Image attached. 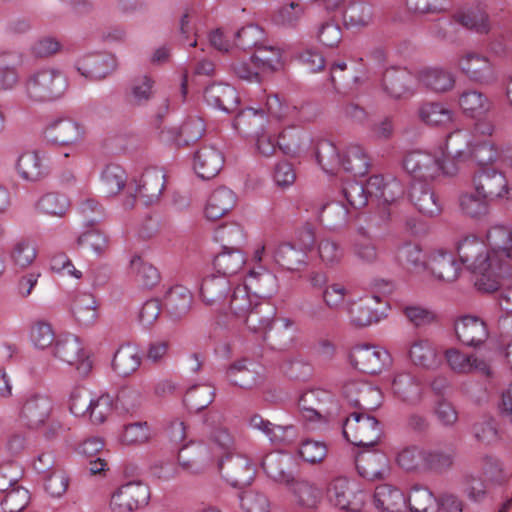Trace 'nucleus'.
I'll return each instance as SVG.
<instances>
[{"label":"nucleus","instance_id":"13","mask_svg":"<svg viewBox=\"0 0 512 512\" xmlns=\"http://www.w3.org/2000/svg\"><path fill=\"white\" fill-rule=\"evenodd\" d=\"M222 477L233 487L249 485L255 477L251 461L240 454L228 453L218 463Z\"/></svg>","mask_w":512,"mask_h":512},{"label":"nucleus","instance_id":"45","mask_svg":"<svg viewBox=\"0 0 512 512\" xmlns=\"http://www.w3.org/2000/svg\"><path fill=\"white\" fill-rule=\"evenodd\" d=\"M258 70L265 73H273L283 67L282 51L276 46L261 45L251 56Z\"/></svg>","mask_w":512,"mask_h":512},{"label":"nucleus","instance_id":"28","mask_svg":"<svg viewBox=\"0 0 512 512\" xmlns=\"http://www.w3.org/2000/svg\"><path fill=\"white\" fill-rule=\"evenodd\" d=\"M231 290L227 277L223 275L206 276L200 286V298L209 307L220 309Z\"/></svg>","mask_w":512,"mask_h":512},{"label":"nucleus","instance_id":"30","mask_svg":"<svg viewBox=\"0 0 512 512\" xmlns=\"http://www.w3.org/2000/svg\"><path fill=\"white\" fill-rule=\"evenodd\" d=\"M224 164V157L215 146L201 147L194 155V170L204 180H209L218 175Z\"/></svg>","mask_w":512,"mask_h":512},{"label":"nucleus","instance_id":"46","mask_svg":"<svg viewBox=\"0 0 512 512\" xmlns=\"http://www.w3.org/2000/svg\"><path fill=\"white\" fill-rule=\"evenodd\" d=\"M340 167L354 176H364L368 173L370 162L361 146L350 145L341 158Z\"/></svg>","mask_w":512,"mask_h":512},{"label":"nucleus","instance_id":"5","mask_svg":"<svg viewBox=\"0 0 512 512\" xmlns=\"http://www.w3.org/2000/svg\"><path fill=\"white\" fill-rule=\"evenodd\" d=\"M150 497V488L146 483L128 481L111 493L109 509L111 512H136L148 505Z\"/></svg>","mask_w":512,"mask_h":512},{"label":"nucleus","instance_id":"31","mask_svg":"<svg viewBox=\"0 0 512 512\" xmlns=\"http://www.w3.org/2000/svg\"><path fill=\"white\" fill-rule=\"evenodd\" d=\"M438 280L455 281L460 272V264L453 254L444 250H436L429 255L427 269Z\"/></svg>","mask_w":512,"mask_h":512},{"label":"nucleus","instance_id":"2","mask_svg":"<svg viewBox=\"0 0 512 512\" xmlns=\"http://www.w3.org/2000/svg\"><path fill=\"white\" fill-rule=\"evenodd\" d=\"M249 285L257 289V294L262 298H269L275 292L276 277L269 272H249ZM276 315V308L267 300H255L253 307L243 316L242 321L249 331L266 337Z\"/></svg>","mask_w":512,"mask_h":512},{"label":"nucleus","instance_id":"11","mask_svg":"<svg viewBox=\"0 0 512 512\" xmlns=\"http://www.w3.org/2000/svg\"><path fill=\"white\" fill-rule=\"evenodd\" d=\"M53 411V401L45 394H31L23 402L19 419L31 430H38L50 419Z\"/></svg>","mask_w":512,"mask_h":512},{"label":"nucleus","instance_id":"51","mask_svg":"<svg viewBox=\"0 0 512 512\" xmlns=\"http://www.w3.org/2000/svg\"><path fill=\"white\" fill-rule=\"evenodd\" d=\"M214 239L223 250L240 249L245 242V233L239 224L229 223L215 229Z\"/></svg>","mask_w":512,"mask_h":512},{"label":"nucleus","instance_id":"19","mask_svg":"<svg viewBox=\"0 0 512 512\" xmlns=\"http://www.w3.org/2000/svg\"><path fill=\"white\" fill-rule=\"evenodd\" d=\"M225 377L230 384L242 389H252L263 382L260 366L245 358L232 362L226 369Z\"/></svg>","mask_w":512,"mask_h":512},{"label":"nucleus","instance_id":"6","mask_svg":"<svg viewBox=\"0 0 512 512\" xmlns=\"http://www.w3.org/2000/svg\"><path fill=\"white\" fill-rule=\"evenodd\" d=\"M404 169L418 182L434 180L440 173L453 174L456 168L450 170L441 159L430 152L413 150L408 152L403 159Z\"/></svg>","mask_w":512,"mask_h":512},{"label":"nucleus","instance_id":"3","mask_svg":"<svg viewBox=\"0 0 512 512\" xmlns=\"http://www.w3.org/2000/svg\"><path fill=\"white\" fill-rule=\"evenodd\" d=\"M68 82L59 69L44 67L32 72L24 81V91L32 102H51L61 98Z\"/></svg>","mask_w":512,"mask_h":512},{"label":"nucleus","instance_id":"1","mask_svg":"<svg viewBox=\"0 0 512 512\" xmlns=\"http://www.w3.org/2000/svg\"><path fill=\"white\" fill-rule=\"evenodd\" d=\"M457 253L460 262L477 274L475 286L479 291L494 292L511 277L509 265L502 264L495 270L484 243L474 236L461 240L457 245Z\"/></svg>","mask_w":512,"mask_h":512},{"label":"nucleus","instance_id":"15","mask_svg":"<svg viewBox=\"0 0 512 512\" xmlns=\"http://www.w3.org/2000/svg\"><path fill=\"white\" fill-rule=\"evenodd\" d=\"M75 68L86 79L99 81L116 70L117 60L108 53H88L76 61Z\"/></svg>","mask_w":512,"mask_h":512},{"label":"nucleus","instance_id":"27","mask_svg":"<svg viewBox=\"0 0 512 512\" xmlns=\"http://www.w3.org/2000/svg\"><path fill=\"white\" fill-rule=\"evenodd\" d=\"M418 82L435 93H445L452 90L456 77L452 70L440 66L426 67L417 72Z\"/></svg>","mask_w":512,"mask_h":512},{"label":"nucleus","instance_id":"38","mask_svg":"<svg viewBox=\"0 0 512 512\" xmlns=\"http://www.w3.org/2000/svg\"><path fill=\"white\" fill-rule=\"evenodd\" d=\"M266 122L264 110L246 108L236 115L233 127L244 136H255L264 131Z\"/></svg>","mask_w":512,"mask_h":512},{"label":"nucleus","instance_id":"63","mask_svg":"<svg viewBox=\"0 0 512 512\" xmlns=\"http://www.w3.org/2000/svg\"><path fill=\"white\" fill-rule=\"evenodd\" d=\"M215 397V389L209 385H195L187 390L184 402L191 410L200 411L210 405Z\"/></svg>","mask_w":512,"mask_h":512},{"label":"nucleus","instance_id":"24","mask_svg":"<svg viewBox=\"0 0 512 512\" xmlns=\"http://www.w3.org/2000/svg\"><path fill=\"white\" fill-rule=\"evenodd\" d=\"M414 82L415 76L405 68L387 69L382 78L384 91L394 99L412 95Z\"/></svg>","mask_w":512,"mask_h":512},{"label":"nucleus","instance_id":"54","mask_svg":"<svg viewBox=\"0 0 512 512\" xmlns=\"http://www.w3.org/2000/svg\"><path fill=\"white\" fill-rule=\"evenodd\" d=\"M409 357L415 365L423 368H433L438 364L436 351L427 340L414 341L409 348Z\"/></svg>","mask_w":512,"mask_h":512},{"label":"nucleus","instance_id":"14","mask_svg":"<svg viewBox=\"0 0 512 512\" xmlns=\"http://www.w3.org/2000/svg\"><path fill=\"white\" fill-rule=\"evenodd\" d=\"M489 250H487L495 270L509 265L512 270V231L503 225L491 227L487 233Z\"/></svg>","mask_w":512,"mask_h":512},{"label":"nucleus","instance_id":"40","mask_svg":"<svg viewBox=\"0 0 512 512\" xmlns=\"http://www.w3.org/2000/svg\"><path fill=\"white\" fill-rule=\"evenodd\" d=\"M356 468L363 478L374 481L384 478L388 465L383 454L363 452L356 457Z\"/></svg>","mask_w":512,"mask_h":512},{"label":"nucleus","instance_id":"25","mask_svg":"<svg viewBox=\"0 0 512 512\" xmlns=\"http://www.w3.org/2000/svg\"><path fill=\"white\" fill-rule=\"evenodd\" d=\"M409 197L411 203L424 216L436 217L443 210L441 200L427 183H413L410 188Z\"/></svg>","mask_w":512,"mask_h":512},{"label":"nucleus","instance_id":"56","mask_svg":"<svg viewBox=\"0 0 512 512\" xmlns=\"http://www.w3.org/2000/svg\"><path fill=\"white\" fill-rule=\"evenodd\" d=\"M36 207L42 213L63 217L70 207V201L64 194L50 192L38 200Z\"/></svg>","mask_w":512,"mask_h":512},{"label":"nucleus","instance_id":"64","mask_svg":"<svg viewBox=\"0 0 512 512\" xmlns=\"http://www.w3.org/2000/svg\"><path fill=\"white\" fill-rule=\"evenodd\" d=\"M243 512H270L271 502L268 496L257 490H246L239 495Z\"/></svg>","mask_w":512,"mask_h":512},{"label":"nucleus","instance_id":"48","mask_svg":"<svg viewBox=\"0 0 512 512\" xmlns=\"http://www.w3.org/2000/svg\"><path fill=\"white\" fill-rule=\"evenodd\" d=\"M244 264L245 256L240 249L223 250L213 260L217 272L225 277L238 273Z\"/></svg>","mask_w":512,"mask_h":512},{"label":"nucleus","instance_id":"4","mask_svg":"<svg viewBox=\"0 0 512 512\" xmlns=\"http://www.w3.org/2000/svg\"><path fill=\"white\" fill-rule=\"evenodd\" d=\"M342 432L345 439L351 444L372 447L379 442L382 436V426L374 416L353 412L344 421Z\"/></svg>","mask_w":512,"mask_h":512},{"label":"nucleus","instance_id":"36","mask_svg":"<svg viewBox=\"0 0 512 512\" xmlns=\"http://www.w3.org/2000/svg\"><path fill=\"white\" fill-rule=\"evenodd\" d=\"M235 193L227 187H218L215 189L206 204L205 215L210 220H217L229 211H231L236 205Z\"/></svg>","mask_w":512,"mask_h":512},{"label":"nucleus","instance_id":"10","mask_svg":"<svg viewBox=\"0 0 512 512\" xmlns=\"http://www.w3.org/2000/svg\"><path fill=\"white\" fill-rule=\"evenodd\" d=\"M53 355L62 362L74 365L83 376H86L92 369V362L86 354L80 338L75 335H60L55 341Z\"/></svg>","mask_w":512,"mask_h":512},{"label":"nucleus","instance_id":"52","mask_svg":"<svg viewBox=\"0 0 512 512\" xmlns=\"http://www.w3.org/2000/svg\"><path fill=\"white\" fill-rule=\"evenodd\" d=\"M470 147L469 134L463 130H456L447 136L443 154L456 160H466Z\"/></svg>","mask_w":512,"mask_h":512},{"label":"nucleus","instance_id":"47","mask_svg":"<svg viewBox=\"0 0 512 512\" xmlns=\"http://www.w3.org/2000/svg\"><path fill=\"white\" fill-rule=\"evenodd\" d=\"M397 261L406 269L421 272L427 269L428 260L419 245L407 242L399 246L396 251Z\"/></svg>","mask_w":512,"mask_h":512},{"label":"nucleus","instance_id":"29","mask_svg":"<svg viewBox=\"0 0 512 512\" xmlns=\"http://www.w3.org/2000/svg\"><path fill=\"white\" fill-rule=\"evenodd\" d=\"M16 171L25 181L37 182L49 174V167L43 155L38 151H25L16 161Z\"/></svg>","mask_w":512,"mask_h":512},{"label":"nucleus","instance_id":"20","mask_svg":"<svg viewBox=\"0 0 512 512\" xmlns=\"http://www.w3.org/2000/svg\"><path fill=\"white\" fill-rule=\"evenodd\" d=\"M165 173L158 168L145 170L140 179L135 183V198H139L143 204L152 205L159 201L165 187Z\"/></svg>","mask_w":512,"mask_h":512},{"label":"nucleus","instance_id":"18","mask_svg":"<svg viewBox=\"0 0 512 512\" xmlns=\"http://www.w3.org/2000/svg\"><path fill=\"white\" fill-rule=\"evenodd\" d=\"M459 69L471 81L490 84L497 78L495 68L490 60L483 55L469 52L459 59Z\"/></svg>","mask_w":512,"mask_h":512},{"label":"nucleus","instance_id":"9","mask_svg":"<svg viewBox=\"0 0 512 512\" xmlns=\"http://www.w3.org/2000/svg\"><path fill=\"white\" fill-rule=\"evenodd\" d=\"M351 365L366 374H379L391 364L389 352L379 346L356 345L349 352Z\"/></svg>","mask_w":512,"mask_h":512},{"label":"nucleus","instance_id":"33","mask_svg":"<svg viewBox=\"0 0 512 512\" xmlns=\"http://www.w3.org/2000/svg\"><path fill=\"white\" fill-rule=\"evenodd\" d=\"M209 462V450L202 443H191L179 449L178 463L183 470L189 473L199 474L203 472Z\"/></svg>","mask_w":512,"mask_h":512},{"label":"nucleus","instance_id":"44","mask_svg":"<svg viewBox=\"0 0 512 512\" xmlns=\"http://www.w3.org/2000/svg\"><path fill=\"white\" fill-rule=\"evenodd\" d=\"M459 106L462 111L472 118L486 114L491 106L488 97L477 89H468L459 96Z\"/></svg>","mask_w":512,"mask_h":512},{"label":"nucleus","instance_id":"35","mask_svg":"<svg viewBox=\"0 0 512 512\" xmlns=\"http://www.w3.org/2000/svg\"><path fill=\"white\" fill-rule=\"evenodd\" d=\"M249 424L253 429L259 430L266 435L274 445L288 444L295 436L294 426L275 425L258 414H255L250 418Z\"/></svg>","mask_w":512,"mask_h":512},{"label":"nucleus","instance_id":"8","mask_svg":"<svg viewBox=\"0 0 512 512\" xmlns=\"http://www.w3.org/2000/svg\"><path fill=\"white\" fill-rule=\"evenodd\" d=\"M328 497L331 503L346 511H357L363 508L367 498L359 484L346 477H338L331 482Z\"/></svg>","mask_w":512,"mask_h":512},{"label":"nucleus","instance_id":"62","mask_svg":"<svg viewBox=\"0 0 512 512\" xmlns=\"http://www.w3.org/2000/svg\"><path fill=\"white\" fill-rule=\"evenodd\" d=\"M37 257V249L33 241L21 239L15 243L11 250L10 258L15 269H25L30 266Z\"/></svg>","mask_w":512,"mask_h":512},{"label":"nucleus","instance_id":"34","mask_svg":"<svg viewBox=\"0 0 512 512\" xmlns=\"http://www.w3.org/2000/svg\"><path fill=\"white\" fill-rule=\"evenodd\" d=\"M374 505L381 512H407V499L404 493L389 484L376 487Z\"/></svg>","mask_w":512,"mask_h":512},{"label":"nucleus","instance_id":"21","mask_svg":"<svg viewBox=\"0 0 512 512\" xmlns=\"http://www.w3.org/2000/svg\"><path fill=\"white\" fill-rule=\"evenodd\" d=\"M391 393L401 403L416 406L422 401L423 386L413 374L401 372L397 373L392 379Z\"/></svg>","mask_w":512,"mask_h":512},{"label":"nucleus","instance_id":"37","mask_svg":"<svg viewBox=\"0 0 512 512\" xmlns=\"http://www.w3.org/2000/svg\"><path fill=\"white\" fill-rule=\"evenodd\" d=\"M71 311L77 324L82 327L93 326L99 316L98 303L90 293H79L76 295Z\"/></svg>","mask_w":512,"mask_h":512},{"label":"nucleus","instance_id":"12","mask_svg":"<svg viewBox=\"0 0 512 512\" xmlns=\"http://www.w3.org/2000/svg\"><path fill=\"white\" fill-rule=\"evenodd\" d=\"M342 395L351 406L362 410H375L381 406L383 400L378 387L359 380L345 382Z\"/></svg>","mask_w":512,"mask_h":512},{"label":"nucleus","instance_id":"50","mask_svg":"<svg viewBox=\"0 0 512 512\" xmlns=\"http://www.w3.org/2000/svg\"><path fill=\"white\" fill-rule=\"evenodd\" d=\"M372 19L373 8L365 2L350 3L343 13V20L348 28L366 27Z\"/></svg>","mask_w":512,"mask_h":512},{"label":"nucleus","instance_id":"22","mask_svg":"<svg viewBox=\"0 0 512 512\" xmlns=\"http://www.w3.org/2000/svg\"><path fill=\"white\" fill-rule=\"evenodd\" d=\"M454 329L458 340L466 346H480L488 338L486 324L477 316L460 317L455 321Z\"/></svg>","mask_w":512,"mask_h":512},{"label":"nucleus","instance_id":"59","mask_svg":"<svg viewBox=\"0 0 512 512\" xmlns=\"http://www.w3.org/2000/svg\"><path fill=\"white\" fill-rule=\"evenodd\" d=\"M425 449L411 445L401 449L396 457L399 467L408 472H423Z\"/></svg>","mask_w":512,"mask_h":512},{"label":"nucleus","instance_id":"61","mask_svg":"<svg viewBox=\"0 0 512 512\" xmlns=\"http://www.w3.org/2000/svg\"><path fill=\"white\" fill-rule=\"evenodd\" d=\"M101 181L108 195H116L125 187L127 174L120 165L110 163L102 171Z\"/></svg>","mask_w":512,"mask_h":512},{"label":"nucleus","instance_id":"7","mask_svg":"<svg viewBox=\"0 0 512 512\" xmlns=\"http://www.w3.org/2000/svg\"><path fill=\"white\" fill-rule=\"evenodd\" d=\"M270 254L275 263L291 272H299L307 266V253L305 249L297 248L289 242H283L276 246L263 245L255 251L254 258L262 261L263 255Z\"/></svg>","mask_w":512,"mask_h":512},{"label":"nucleus","instance_id":"32","mask_svg":"<svg viewBox=\"0 0 512 512\" xmlns=\"http://www.w3.org/2000/svg\"><path fill=\"white\" fill-rule=\"evenodd\" d=\"M445 358L449 367L458 374H469L477 371L490 376L491 371L485 360L477 358L474 354H464L456 348L445 351Z\"/></svg>","mask_w":512,"mask_h":512},{"label":"nucleus","instance_id":"17","mask_svg":"<svg viewBox=\"0 0 512 512\" xmlns=\"http://www.w3.org/2000/svg\"><path fill=\"white\" fill-rule=\"evenodd\" d=\"M85 127L70 118H59L52 121L45 129L44 135L48 142L62 146L80 143L85 136Z\"/></svg>","mask_w":512,"mask_h":512},{"label":"nucleus","instance_id":"43","mask_svg":"<svg viewBox=\"0 0 512 512\" xmlns=\"http://www.w3.org/2000/svg\"><path fill=\"white\" fill-rule=\"evenodd\" d=\"M289 459L280 453L267 454L261 467L265 474L277 483L289 484L293 482V475L287 470Z\"/></svg>","mask_w":512,"mask_h":512},{"label":"nucleus","instance_id":"16","mask_svg":"<svg viewBox=\"0 0 512 512\" xmlns=\"http://www.w3.org/2000/svg\"><path fill=\"white\" fill-rule=\"evenodd\" d=\"M333 404V396L323 389H312L304 392L298 401L299 411L304 420L320 421L330 415L329 405Z\"/></svg>","mask_w":512,"mask_h":512},{"label":"nucleus","instance_id":"23","mask_svg":"<svg viewBox=\"0 0 512 512\" xmlns=\"http://www.w3.org/2000/svg\"><path fill=\"white\" fill-rule=\"evenodd\" d=\"M476 193L487 201L504 197L508 193L506 177L494 169H483L474 177Z\"/></svg>","mask_w":512,"mask_h":512},{"label":"nucleus","instance_id":"57","mask_svg":"<svg viewBox=\"0 0 512 512\" xmlns=\"http://www.w3.org/2000/svg\"><path fill=\"white\" fill-rule=\"evenodd\" d=\"M348 209L341 202H331L324 205L320 211L321 222L330 229H339L348 223Z\"/></svg>","mask_w":512,"mask_h":512},{"label":"nucleus","instance_id":"41","mask_svg":"<svg viewBox=\"0 0 512 512\" xmlns=\"http://www.w3.org/2000/svg\"><path fill=\"white\" fill-rule=\"evenodd\" d=\"M141 365V356L136 346L121 345L112 360L113 370L122 377L133 374Z\"/></svg>","mask_w":512,"mask_h":512},{"label":"nucleus","instance_id":"58","mask_svg":"<svg viewBox=\"0 0 512 512\" xmlns=\"http://www.w3.org/2000/svg\"><path fill=\"white\" fill-rule=\"evenodd\" d=\"M293 492L299 505L314 508L322 499V489L307 480H297L293 485Z\"/></svg>","mask_w":512,"mask_h":512},{"label":"nucleus","instance_id":"60","mask_svg":"<svg viewBox=\"0 0 512 512\" xmlns=\"http://www.w3.org/2000/svg\"><path fill=\"white\" fill-rule=\"evenodd\" d=\"M254 303L248 285H238L229 297V310L235 318L241 320L253 307Z\"/></svg>","mask_w":512,"mask_h":512},{"label":"nucleus","instance_id":"39","mask_svg":"<svg viewBox=\"0 0 512 512\" xmlns=\"http://www.w3.org/2000/svg\"><path fill=\"white\" fill-rule=\"evenodd\" d=\"M455 457L456 451L452 447L425 449L423 472L443 474L453 467Z\"/></svg>","mask_w":512,"mask_h":512},{"label":"nucleus","instance_id":"55","mask_svg":"<svg viewBox=\"0 0 512 512\" xmlns=\"http://www.w3.org/2000/svg\"><path fill=\"white\" fill-rule=\"evenodd\" d=\"M316 160L327 173H334L341 166V158L336 146L329 140H321L316 148Z\"/></svg>","mask_w":512,"mask_h":512},{"label":"nucleus","instance_id":"42","mask_svg":"<svg viewBox=\"0 0 512 512\" xmlns=\"http://www.w3.org/2000/svg\"><path fill=\"white\" fill-rule=\"evenodd\" d=\"M192 304L191 292L182 285L171 287L164 295V306L174 318H180L188 313Z\"/></svg>","mask_w":512,"mask_h":512},{"label":"nucleus","instance_id":"49","mask_svg":"<svg viewBox=\"0 0 512 512\" xmlns=\"http://www.w3.org/2000/svg\"><path fill=\"white\" fill-rule=\"evenodd\" d=\"M418 117L427 125H444L452 120V111L442 103L425 102L418 108Z\"/></svg>","mask_w":512,"mask_h":512},{"label":"nucleus","instance_id":"26","mask_svg":"<svg viewBox=\"0 0 512 512\" xmlns=\"http://www.w3.org/2000/svg\"><path fill=\"white\" fill-rule=\"evenodd\" d=\"M204 99L209 106L222 110L226 113H233L238 109L240 98L237 90L224 83H214L204 90Z\"/></svg>","mask_w":512,"mask_h":512},{"label":"nucleus","instance_id":"53","mask_svg":"<svg viewBox=\"0 0 512 512\" xmlns=\"http://www.w3.org/2000/svg\"><path fill=\"white\" fill-rule=\"evenodd\" d=\"M347 305L350 323L357 328L366 327L380 321L378 312L363 301H348Z\"/></svg>","mask_w":512,"mask_h":512}]
</instances>
